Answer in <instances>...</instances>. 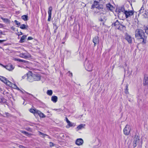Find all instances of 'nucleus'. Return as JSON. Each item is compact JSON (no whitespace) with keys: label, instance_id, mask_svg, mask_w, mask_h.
Listing matches in <instances>:
<instances>
[{"label":"nucleus","instance_id":"nucleus-1","mask_svg":"<svg viewBox=\"0 0 148 148\" xmlns=\"http://www.w3.org/2000/svg\"><path fill=\"white\" fill-rule=\"evenodd\" d=\"M135 33V36L137 39L141 40L140 41L144 43H146L147 37L143 30L140 29H137L136 30Z\"/></svg>","mask_w":148,"mask_h":148},{"label":"nucleus","instance_id":"nucleus-2","mask_svg":"<svg viewBox=\"0 0 148 148\" xmlns=\"http://www.w3.org/2000/svg\"><path fill=\"white\" fill-rule=\"evenodd\" d=\"M84 66L86 69L88 71H92L93 65L90 61H85Z\"/></svg>","mask_w":148,"mask_h":148},{"label":"nucleus","instance_id":"nucleus-3","mask_svg":"<svg viewBox=\"0 0 148 148\" xmlns=\"http://www.w3.org/2000/svg\"><path fill=\"white\" fill-rule=\"evenodd\" d=\"M140 141V139L138 136L135 135L134 138V140L133 143V146L134 148L139 143Z\"/></svg>","mask_w":148,"mask_h":148},{"label":"nucleus","instance_id":"nucleus-4","mask_svg":"<svg viewBox=\"0 0 148 148\" xmlns=\"http://www.w3.org/2000/svg\"><path fill=\"white\" fill-rule=\"evenodd\" d=\"M130 130L131 128L130 126L127 125H126L123 130L124 134L125 135H128Z\"/></svg>","mask_w":148,"mask_h":148},{"label":"nucleus","instance_id":"nucleus-5","mask_svg":"<svg viewBox=\"0 0 148 148\" xmlns=\"http://www.w3.org/2000/svg\"><path fill=\"white\" fill-rule=\"evenodd\" d=\"M134 13V11L132 10L127 11L126 10L124 14L125 15L126 18H127L130 17L133 15Z\"/></svg>","mask_w":148,"mask_h":148},{"label":"nucleus","instance_id":"nucleus-6","mask_svg":"<svg viewBox=\"0 0 148 148\" xmlns=\"http://www.w3.org/2000/svg\"><path fill=\"white\" fill-rule=\"evenodd\" d=\"M126 10H125V8L123 7H120L118 9V16H120L121 14H124Z\"/></svg>","mask_w":148,"mask_h":148},{"label":"nucleus","instance_id":"nucleus-7","mask_svg":"<svg viewBox=\"0 0 148 148\" xmlns=\"http://www.w3.org/2000/svg\"><path fill=\"white\" fill-rule=\"evenodd\" d=\"M20 56L21 57L25 59L30 58L31 56L28 53H22L20 54Z\"/></svg>","mask_w":148,"mask_h":148},{"label":"nucleus","instance_id":"nucleus-8","mask_svg":"<svg viewBox=\"0 0 148 148\" xmlns=\"http://www.w3.org/2000/svg\"><path fill=\"white\" fill-rule=\"evenodd\" d=\"M121 23L118 20L116 19V18L114 19V21L112 24V26H115L116 28L117 27L120 25Z\"/></svg>","mask_w":148,"mask_h":148},{"label":"nucleus","instance_id":"nucleus-9","mask_svg":"<svg viewBox=\"0 0 148 148\" xmlns=\"http://www.w3.org/2000/svg\"><path fill=\"white\" fill-rule=\"evenodd\" d=\"M52 10V6H50L48 8V18L47 20L48 21H50L51 18V12Z\"/></svg>","mask_w":148,"mask_h":148},{"label":"nucleus","instance_id":"nucleus-10","mask_svg":"<svg viewBox=\"0 0 148 148\" xmlns=\"http://www.w3.org/2000/svg\"><path fill=\"white\" fill-rule=\"evenodd\" d=\"M143 84L145 86L148 85V76L147 75H144Z\"/></svg>","mask_w":148,"mask_h":148},{"label":"nucleus","instance_id":"nucleus-11","mask_svg":"<svg viewBox=\"0 0 148 148\" xmlns=\"http://www.w3.org/2000/svg\"><path fill=\"white\" fill-rule=\"evenodd\" d=\"M125 39L129 43H132V38L127 33L125 34Z\"/></svg>","mask_w":148,"mask_h":148},{"label":"nucleus","instance_id":"nucleus-12","mask_svg":"<svg viewBox=\"0 0 148 148\" xmlns=\"http://www.w3.org/2000/svg\"><path fill=\"white\" fill-rule=\"evenodd\" d=\"M32 73V74H27V80L30 82H32L34 81V79H33V74L32 73Z\"/></svg>","mask_w":148,"mask_h":148},{"label":"nucleus","instance_id":"nucleus-13","mask_svg":"<svg viewBox=\"0 0 148 148\" xmlns=\"http://www.w3.org/2000/svg\"><path fill=\"white\" fill-rule=\"evenodd\" d=\"M34 81H38L41 79V76L39 74H33Z\"/></svg>","mask_w":148,"mask_h":148},{"label":"nucleus","instance_id":"nucleus-14","mask_svg":"<svg viewBox=\"0 0 148 148\" xmlns=\"http://www.w3.org/2000/svg\"><path fill=\"white\" fill-rule=\"evenodd\" d=\"M3 66L7 70L9 71H11L14 69V67L11 64H9L5 66Z\"/></svg>","mask_w":148,"mask_h":148},{"label":"nucleus","instance_id":"nucleus-15","mask_svg":"<svg viewBox=\"0 0 148 148\" xmlns=\"http://www.w3.org/2000/svg\"><path fill=\"white\" fill-rule=\"evenodd\" d=\"M107 20L106 17L103 14L101 15L100 17L99 18V21L105 22Z\"/></svg>","mask_w":148,"mask_h":148},{"label":"nucleus","instance_id":"nucleus-16","mask_svg":"<svg viewBox=\"0 0 148 148\" xmlns=\"http://www.w3.org/2000/svg\"><path fill=\"white\" fill-rule=\"evenodd\" d=\"M92 41L94 43V46H95L96 44L99 43V37L98 36H95L93 39Z\"/></svg>","mask_w":148,"mask_h":148},{"label":"nucleus","instance_id":"nucleus-17","mask_svg":"<svg viewBox=\"0 0 148 148\" xmlns=\"http://www.w3.org/2000/svg\"><path fill=\"white\" fill-rule=\"evenodd\" d=\"M83 143V140L82 138H78L77 139L75 143L77 145H80Z\"/></svg>","mask_w":148,"mask_h":148},{"label":"nucleus","instance_id":"nucleus-18","mask_svg":"<svg viewBox=\"0 0 148 148\" xmlns=\"http://www.w3.org/2000/svg\"><path fill=\"white\" fill-rule=\"evenodd\" d=\"M106 6L107 9L110 11H112L114 9L113 6L110 3H108L106 4Z\"/></svg>","mask_w":148,"mask_h":148},{"label":"nucleus","instance_id":"nucleus-19","mask_svg":"<svg viewBox=\"0 0 148 148\" xmlns=\"http://www.w3.org/2000/svg\"><path fill=\"white\" fill-rule=\"evenodd\" d=\"M99 2V1H94L93 4L91 6V9H93L94 8H96V6L98 5Z\"/></svg>","mask_w":148,"mask_h":148},{"label":"nucleus","instance_id":"nucleus-20","mask_svg":"<svg viewBox=\"0 0 148 148\" xmlns=\"http://www.w3.org/2000/svg\"><path fill=\"white\" fill-rule=\"evenodd\" d=\"M102 14V12L100 10H97L96 11H95L94 12L93 15L94 16H96L97 15H101Z\"/></svg>","mask_w":148,"mask_h":148},{"label":"nucleus","instance_id":"nucleus-21","mask_svg":"<svg viewBox=\"0 0 148 148\" xmlns=\"http://www.w3.org/2000/svg\"><path fill=\"white\" fill-rule=\"evenodd\" d=\"M67 58H69L71 56V52L67 50H66L64 53Z\"/></svg>","mask_w":148,"mask_h":148},{"label":"nucleus","instance_id":"nucleus-22","mask_svg":"<svg viewBox=\"0 0 148 148\" xmlns=\"http://www.w3.org/2000/svg\"><path fill=\"white\" fill-rule=\"evenodd\" d=\"M125 26L123 25H122L121 23L120 25L117 27V29L121 31L123 30L124 29H125Z\"/></svg>","mask_w":148,"mask_h":148},{"label":"nucleus","instance_id":"nucleus-23","mask_svg":"<svg viewBox=\"0 0 148 148\" xmlns=\"http://www.w3.org/2000/svg\"><path fill=\"white\" fill-rule=\"evenodd\" d=\"M36 114H38L40 117L45 118L46 117V116L44 114L39 110L37 111Z\"/></svg>","mask_w":148,"mask_h":148},{"label":"nucleus","instance_id":"nucleus-24","mask_svg":"<svg viewBox=\"0 0 148 148\" xmlns=\"http://www.w3.org/2000/svg\"><path fill=\"white\" fill-rule=\"evenodd\" d=\"M51 100L54 103H56L58 100V97L56 96H52L51 97Z\"/></svg>","mask_w":148,"mask_h":148},{"label":"nucleus","instance_id":"nucleus-25","mask_svg":"<svg viewBox=\"0 0 148 148\" xmlns=\"http://www.w3.org/2000/svg\"><path fill=\"white\" fill-rule=\"evenodd\" d=\"M27 35H24L21 38L19 41L20 43H23L24 42L25 40L27 37Z\"/></svg>","mask_w":148,"mask_h":148},{"label":"nucleus","instance_id":"nucleus-26","mask_svg":"<svg viewBox=\"0 0 148 148\" xmlns=\"http://www.w3.org/2000/svg\"><path fill=\"white\" fill-rule=\"evenodd\" d=\"M7 79L5 77L2 76H0V80L4 83L7 82Z\"/></svg>","mask_w":148,"mask_h":148},{"label":"nucleus","instance_id":"nucleus-27","mask_svg":"<svg viewBox=\"0 0 148 148\" xmlns=\"http://www.w3.org/2000/svg\"><path fill=\"white\" fill-rule=\"evenodd\" d=\"M21 18L24 21H27L28 20V16L27 15H23L21 16Z\"/></svg>","mask_w":148,"mask_h":148},{"label":"nucleus","instance_id":"nucleus-28","mask_svg":"<svg viewBox=\"0 0 148 148\" xmlns=\"http://www.w3.org/2000/svg\"><path fill=\"white\" fill-rule=\"evenodd\" d=\"M38 110L36 109H30L29 110V111L32 113L34 114H37V112L38 111Z\"/></svg>","mask_w":148,"mask_h":148},{"label":"nucleus","instance_id":"nucleus-29","mask_svg":"<svg viewBox=\"0 0 148 148\" xmlns=\"http://www.w3.org/2000/svg\"><path fill=\"white\" fill-rule=\"evenodd\" d=\"M85 125V124H81L78 125L77 127V128L79 129H81L82 128H84Z\"/></svg>","mask_w":148,"mask_h":148},{"label":"nucleus","instance_id":"nucleus-30","mask_svg":"<svg viewBox=\"0 0 148 148\" xmlns=\"http://www.w3.org/2000/svg\"><path fill=\"white\" fill-rule=\"evenodd\" d=\"M27 27L28 26L27 25H25L23 24L21 25L20 28L21 29H26Z\"/></svg>","mask_w":148,"mask_h":148},{"label":"nucleus","instance_id":"nucleus-31","mask_svg":"<svg viewBox=\"0 0 148 148\" xmlns=\"http://www.w3.org/2000/svg\"><path fill=\"white\" fill-rule=\"evenodd\" d=\"M5 84L6 85H8L10 87H12L13 86V84L11 83L10 82L8 79L7 80V82H5Z\"/></svg>","mask_w":148,"mask_h":148},{"label":"nucleus","instance_id":"nucleus-32","mask_svg":"<svg viewBox=\"0 0 148 148\" xmlns=\"http://www.w3.org/2000/svg\"><path fill=\"white\" fill-rule=\"evenodd\" d=\"M20 132L27 136H29L31 135L30 133L21 130Z\"/></svg>","mask_w":148,"mask_h":148},{"label":"nucleus","instance_id":"nucleus-33","mask_svg":"<svg viewBox=\"0 0 148 148\" xmlns=\"http://www.w3.org/2000/svg\"><path fill=\"white\" fill-rule=\"evenodd\" d=\"M128 87V84H127L125 86V92L126 94L129 93Z\"/></svg>","mask_w":148,"mask_h":148},{"label":"nucleus","instance_id":"nucleus-34","mask_svg":"<svg viewBox=\"0 0 148 148\" xmlns=\"http://www.w3.org/2000/svg\"><path fill=\"white\" fill-rule=\"evenodd\" d=\"M1 18L5 23H10V21L7 18H4L3 17H1Z\"/></svg>","mask_w":148,"mask_h":148},{"label":"nucleus","instance_id":"nucleus-35","mask_svg":"<svg viewBox=\"0 0 148 148\" xmlns=\"http://www.w3.org/2000/svg\"><path fill=\"white\" fill-rule=\"evenodd\" d=\"M47 94L51 96L53 93V91L51 90H48L47 92Z\"/></svg>","mask_w":148,"mask_h":148},{"label":"nucleus","instance_id":"nucleus-36","mask_svg":"<svg viewBox=\"0 0 148 148\" xmlns=\"http://www.w3.org/2000/svg\"><path fill=\"white\" fill-rule=\"evenodd\" d=\"M144 10V8L143 6L139 10V14H141L143 12Z\"/></svg>","mask_w":148,"mask_h":148},{"label":"nucleus","instance_id":"nucleus-37","mask_svg":"<svg viewBox=\"0 0 148 148\" xmlns=\"http://www.w3.org/2000/svg\"><path fill=\"white\" fill-rule=\"evenodd\" d=\"M3 94L5 95H6L7 97H8L9 95H11V94H10L8 92H6L5 91H4L3 92Z\"/></svg>","mask_w":148,"mask_h":148},{"label":"nucleus","instance_id":"nucleus-38","mask_svg":"<svg viewBox=\"0 0 148 148\" xmlns=\"http://www.w3.org/2000/svg\"><path fill=\"white\" fill-rule=\"evenodd\" d=\"M68 125L69 127H71L72 126H75V125L74 123H71L70 122L68 123Z\"/></svg>","mask_w":148,"mask_h":148},{"label":"nucleus","instance_id":"nucleus-39","mask_svg":"<svg viewBox=\"0 0 148 148\" xmlns=\"http://www.w3.org/2000/svg\"><path fill=\"white\" fill-rule=\"evenodd\" d=\"M143 16L145 18L148 17V13L146 11H145L144 13L143 14Z\"/></svg>","mask_w":148,"mask_h":148},{"label":"nucleus","instance_id":"nucleus-40","mask_svg":"<svg viewBox=\"0 0 148 148\" xmlns=\"http://www.w3.org/2000/svg\"><path fill=\"white\" fill-rule=\"evenodd\" d=\"M14 22L15 23L16 25L18 27L20 26L21 23L18 21L16 20H15L14 21Z\"/></svg>","mask_w":148,"mask_h":148},{"label":"nucleus","instance_id":"nucleus-41","mask_svg":"<svg viewBox=\"0 0 148 148\" xmlns=\"http://www.w3.org/2000/svg\"><path fill=\"white\" fill-rule=\"evenodd\" d=\"M96 8L98 10H100V9H101L102 11H103V8H102V6L101 5H99L97 7H96Z\"/></svg>","mask_w":148,"mask_h":148},{"label":"nucleus","instance_id":"nucleus-42","mask_svg":"<svg viewBox=\"0 0 148 148\" xmlns=\"http://www.w3.org/2000/svg\"><path fill=\"white\" fill-rule=\"evenodd\" d=\"M39 134L42 135V137H44V138L45 136H48V135L46 134H44L43 133H42V132H39Z\"/></svg>","mask_w":148,"mask_h":148},{"label":"nucleus","instance_id":"nucleus-43","mask_svg":"<svg viewBox=\"0 0 148 148\" xmlns=\"http://www.w3.org/2000/svg\"><path fill=\"white\" fill-rule=\"evenodd\" d=\"M145 33H148V25L144 27Z\"/></svg>","mask_w":148,"mask_h":148},{"label":"nucleus","instance_id":"nucleus-44","mask_svg":"<svg viewBox=\"0 0 148 148\" xmlns=\"http://www.w3.org/2000/svg\"><path fill=\"white\" fill-rule=\"evenodd\" d=\"M2 101H1V102H2L3 103H5L6 102L7 100L4 98L2 97Z\"/></svg>","mask_w":148,"mask_h":148},{"label":"nucleus","instance_id":"nucleus-45","mask_svg":"<svg viewBox=\"0 0 148 148\" xmlns=\"http://www.w3.org/2000/svg\"><path fill=\"white\" fill-rule=\"evenodd\" d=\"M4 114L5 115L4 116L9 117L10 116V114L8 112H5Z\"/></svg>","mask_w":148,"mask_h":148},{"label":"nucleus","instance_id":"nucleus-46","mask_svg":"<svg viewBox=\"0 0 148 148\" xmlns=\"http://www.w3.org/2000/svg\"><path fill=\"white\" fill-rule=\"evenodd\" d=\"M25 129L26 130H27L28 131H29L30 132H31L32 131V130L30 127H26V128H25Z\"/></svg>","mask_w":148,"mask_h":148},{"label":"nucleus","instance_id":"nucleus-47","mask_svg":"<svg viewBox=\"0 0 148 148\" xmlns=\"http://www.w3.org/2000/svg\"><path fill=\"white\" fill-rule=\"evenodd\" d=\"M14 60L15 61H18L20 62H22V60H21V59H18V58H14Z\"/></svg>","mask_w":148,"mask_h":148},{"label":"nucleus","instance_id":"nucleus-48","mask_svg":"<svg viewBox=\"0 0 148 148\" xmlns=\"http://www.w3.org/2000/svg\"><path fill=\"white\" fill-rule=\"evenodd\" d=\"M86 4L84 2H81V5L83 7H85L86 6Z\"/></svg>","mask_w":148,"mask_h":148},{"label":"nucleus","instance_id":"nucleus-49","mask_svg":"<svg viewBox=\"0 0 148 148\" xmlns=\"http://www.w3.org/2000/svg\"><path fill=\"white\" fill-rule=\"evenodd\" d=\"M49 146L50 147H53L54 146V144L53 143L51 142H50L49 143Z\"/></svg>","mask_w":148,"mask_h":148},{"label":"nucleus","instance_id":"nucleus-50","mask_svg":"<svg viewBox=\"0 0 148 148\" xmlns=\"http://www.w3.org/2000/svg\"><path fill=\"white\" fill-rule=\"evenodd\" d=\"M17 87V86L15 84H13V86L12 87H13L14 88L16 89Z\"/></svg>","mask_w":148,"mask_h":148},{"label":"nucleus","instance_id":"nucleus-51","mask_svg":"<svg viewBox=\"0 0 148 148\" xmlns=\"http://www.w3.org/2000/svg\"><path fill=\"white\" fill-rule=\"evenodd\" d=\"M16 89L20 91L22 93H23V92L18 87H16Z\"/></svg>","mask_w":148,"mask_h":148},{"label":"nucleus","instance_id":"nucleus-52","mask_svg":"<svg viewBox=\"0 0 148 148\" xmlns=\"http://www.w3.org/2000/svg\"><path fill=\"white\" fill-rule=\"evenodd\" d=\"M68 73H69V76H72V73H71L70 71H69Z\"/></svg>","mask_w":148,"mask_h":148},{"label":"nucleus","instance_id":"nucleus-53","mask_svg":"<svg viewBox=\"0 0 148 148\" xmlns=\"http://www.w3.org/2000/svg\"><path fill=\"white\" fill-rule=\"evenodd\" d=\"M22 62L27 63L28 62L25 60H22Z\"/></svg>","mask_w":148,"mask_h":148},{"label":"nucleus","instance_id":"nucleus-54","mask_svg":"<svg viewBox=\"0 0 148 148\" xmlns=\"http://www.w3.org/2000/svg\"><path fill=\"white\" fill-rule=\"evenodd\" d=\"M33 39V38L31 37H29L28 38L27 40H31Z\"/></svg>","mask_w":148,"mask_h":148},{"label":"nucleus","instance_id":"nucleus-55","mask_svg":"<svg viewBox=\"0 0 148 148\" xmlns=\"http://www.w3.org/2000/svg\"><path fill=\"white\" fill-rule=\"evenodd\" d=\"M11 29L13 31H14L15 29V28L13 26L11 27Z\"/></svg>","mask_w":148,"mask_h":148},{"label":"nucleus","instance_id":"nucleus-56","mask_svg":"<svg viewBox=\"0 0 148 148\" xmlns=\"http://www.w3.org/2000/svg\"><path fill=\"white\" fill-rule=\"evenodd\" d=\"M27 94H28L29 95H31L34 98H35V97L33 96V95H32V94H30V93H29L28 92H27Z\"/></svg>","mask_w":148,"mask_h":148},{"label":"nucleus","instance_id":"nucleus-57","mask_svg":"<svg viewBox=\"0 0 148 148\" xmlns=\"http://www.w3.org/2000/svg\"><path fill=\"white\" fill-rule=\"evenodd\" d=\"M66 120L67 123H69L70 122V121L68 119L67 117H66Z\"/></svg>","mask_w":148,"mask_h":148},{"label":"nucleus","instance_id":"nucleus-58","mask_svg":"<svg viewBox=\"0 0 148 148\" xmlns=\"http://www.w3.org/2000/svg\"><path fill=\"white\" fill-rule=\"evenodd\" d=\"M2 96H0V103H1V101H2Z\"/></svg>","mask_w":148,"mask_h":148},{"label":"nucleus","instance_id":"nucleus-59","mask_svg":"<svg viewBox=\"0 0 148 148\" xmlns=\"http://www.w3.org/2000/svg\"><path fill=\"white\" fill-rule=\"evenodd\" d=\"M5 40H0V43H2L3 42L5 41Z\"/></svg>","mask_w":148,"mask_h":148},{"label":"nucleus","instance_id":"nucleus-60","mask_svg":"<svg viewBox=\"0 0 148 148\" xmlns=\"http://www.w3.org/2000/svg\"><path fill=\"white\" fill-rule=\"evenodd\" d=\"M3 27V25L2 24L0 23V28H2Z\"/></svg>","mask_w":148,"mask_h":148},{"label":"nucleus","instance_id":"nucleus-61","mask_svg":"<svg viewBox=\"0 0 148 148\" xmlns=\"http://www.w3.org/2000/svg\"><path fill=\"white\" fill-rule=\"evenodd\" d=\"M58 27H56V29H55L54 30V33H56V29H58Z\"/></svg>","mask_w":148,"mask_h":148},{"label":"nucleus","instance_id":"nucleus-62","mask_svg":"<svg viewBox=\"0 0 148 148\" xmlns=\"http://www.w3.org/2000/svg\"><path fill=\"white\" fill-rule=\"evenodd\" d=\"M27 77V75H24V76H23L22 77L23 79H24L25 78V77Z\"/></svg>","mask_w":148,"mask_h":148},{"label":"nucleus","instance_id":"nucleus-63","mask_svg":"<svg viewBox=\"0 0 148 148\" xmlns=\"http://www.w3.org/2000/svg\"><path fill=\"white\" fill-rule=\"evenodd\" d=\"M19 34L18 35V36L22 35L23 34V33H22L21 32H20L19 33Z\"/></svg>","mask_w":148,"mask_h":148},{"label":"nucleus","instance_id":"nucleus-64","mask_svg":"<svg viewBox=\"0 0 148 148\" xmlns=\"http://www.w3.org/2000/svg\"><path fill=\"white\" fill-rule=\"evenodd\" d=\"M0 34H3L1 30L0 31Z\"/></svg>","mask_w":148,"mask_h":148}]
</instances>
